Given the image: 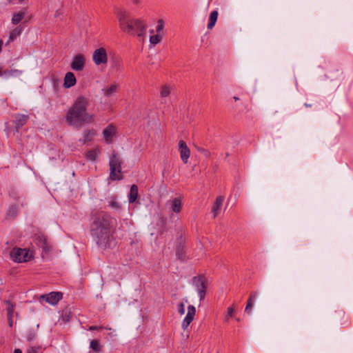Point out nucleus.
I'll list each match as a JSON object with an SVG mask.
<instances>
[{
    "label": "nucleus",
    "mask_w": 353,
    "mask_h": 353,
    "mask_svg": "<svg viewBox=\"0 0 353 353\" xmlns=\"http://www.w3.org/2000/svg\"><path fill=\"white\" fill-rule=\"evenodd\" d=\"M91 220L90 233L94 241L99 248H110L114 240V218L101 211L92 214Z\"/></svg>",
    "instance_id": "obj_1"
},
{
    "label": "nucleus",
    "mask_w": 353,
    "mask_h": 353,
    "mask_svg": "<svg viewBox=\"0 0 353 353\" xmlns=\"http://www.w3.org/2000/svg\"><path fill=\"white\" fill-rule=\"evenodd\" d=\"M90 104L89 99L84 96H79L72 105L68 108L65 119L69 125L77 127L94 121V115L88 112Z\"/></svg>",
    "instance_id": "obj_2"
},
{
    "label": "nucleus",
    "mask_w": 353,
    "mask_h": 353,
    "mask_svg": "<svg viewBox=\"0 0 353 353\" xmlns=\"http://www.w3.org/2000/svg\"><path fill=\"white\" fill-rule=\"evenodd\" d=\"M115 14L122 32L132 36L143 37L146 34L147 23L140 18H132L129 11L118 8Z\"/></svg>",
    "instance_id": "obj_3"
},
{
    "label": "nucleus",
    "mask_w": 353,
    "mask_h": 353,
    "mask_svg": "<svg viewBox=\"0 0 353 353\" xmlns=\"http://www.w3.org/2000/svg\"><path fill=\"white\" fill-rule=\"evenodd\" d=\"M122 163V159L115 151H113L110 157L109 161V177L112 181H120L123 179V175L121 171Z\"/></svg>",
    "instance_id": "obj_4"
},
{
    "label": "nucleus",
    "mask_w": 353,
    "mask_h": 353,
    "mask_svg": "<svg viewBox=\"0 0 353 353\" xmlns=\"http://www.w3.org/2000/svg\"><path fill=\"white\" fill-rule=\"evenodd\" d=\"M192 283L196 288L200 300H203L205 296L206 290L208 288V281L205 276L203 274L194 276L192 279Z\"/></svg>",
    "instance_id": "obj_5"
},
{
    "label": "nucleus",
    "mask_w": 353,
    "mask_h": 353,
    "mask_svg": "<svg viewBox=\"0 0 353 353\" xmlns=\"http://www.w3.org/2000/svg\"><path fill=\"white\" fill-rule=\"evenodd\" d=\"M10 257L14 262L23 263L29 261L32 256L26 249L14 248L10 251Z\"/></svg>",
    "instance_id": "obj_6"
},
{
    "label": "nucleus",
    "mask_w": 353,
    "mask_h": 353,
    "mask_svg": "<svg viewBox=\"0 0 353 353\" xmlns=\"http://www.w3.org/2000/svg\"><path fill=\"white\" fill-rule=\"evenodd\" d=\"M92 60L95 65H105L108 63L107 51L104 48L96 49L92 54Z\"/></svg>",
    "instance_id": "obj_7"
},
{
    "label": "nucleus",
    "mask_w": 353,
    "mask_h": 353,
    "mask_svg": "<svg viewBox=\"0 0 353 353\" xmlns=\"http://www.w3.org/2000/svg\"><path fill=\"white\" fill-rule=\"evenodd\" d=\"M63 299V293L61 292H51L48 294H42L39 297L40 301L55 305Z\"/></svg>",
    "instance_id": "obj_8"
},
{
    "label": "nucleus",
    "mask_w": 353,
    "mask_h": 353,
    "mask_svg": "<svg viewBox=\"0 0 353 353\" xmlns=\"http://www.w3.org/2000/svg\"><path fill=\"white\" fill-rule=\"evenodd\" d=\"M85 64V58L83 54H78L75 55L70 63V67L73 70L81 71Z\"/></svg>",
    "instance_id": "obj_9"
},
{
    "label": "nucleus",
    "mask_w": 353,
    "mask_h": 353,
    "mask_svg": "<svg viewBox=\"0 0 353 353\" xmlns=\"http://www.w3.org/2000/svg\"><path fill=\"white\" fill-rule=\"evenodd\" d=\"M179 150L181 160L184 163H186L190 155V150L183 140L179 141Z\"/></svg>",
    "instance_id": "obj_10"
},
{
    "label": "nucleus",
    "mask_w": 353,
    "mask_h": 353,
    "mask_svg": "<svg viewBox=\"0 0 353 353\" xmlns=\"http://www.w3.org/2000/svg\"><path fill=\"white\" fill-rule=\"evenodd\" d=\"M176 256L178 259L184 261L185 259V239L181 236L177 239V245L176 248Z\"/></svg>",
    "instance_id": "obj_11"
},
{
    "label": "nucleus",
    "mask_w": 353,
    "mask_h": 353,
    "mask_svg": "<svg viewBox=\"0 0 353 353\" xmlns=\"http://www.w3.org/2000/svg\"><path fill=\"white\" fill-rule=\"evenodd\" d=\"M196 314V308L193 305H189L188 307V313L182 322V328L186 330L190 323L193 321Z\"/></svg>",
    "instance_id": "obj_12"
},
{
    "label": "nucleus",
    "mask_w": 353,
    "mask_h": 353,
    "mask_svg": "<svg viewBox=\"0 0 353 353\" xmlns=\"http://www.w3.org/2000/svg\"><path fill=\"white\" fill-rule=\"evenodd\" d=\"M29 118L30 117L28 114H15L14 123L15 124V129L17 132H19V130L27 123Z\"/></svg>",
    "instance_id": "obj_13"
},
{
    "label": "nucleus",
    "mask_w": 353,
    "mask_h": 353,
    "mask_svg": "<svg viewBox=\"0 0 353 353\" xmlns=\"http://www.w3.org/2000/svg\"><path fill=\"white\" fill-rule=\"evenodd\" d=\"M36 243L41 247L43 251L46 253L50 251V246L49 245L48 239L44 234H41L36 237Z\"/></svg>",
    "instance_id": "obj_14"
},
{
    "label": "nucleus",
    "mask_w": 353,
    "mask_h": 353,
    "mask_svg": "<svg viewBox=\"0 0 353 353\" xmlns=\"http://www.w3.org/2000/svg\"><path fill=\"white\" fill-rule=\"evenodd\" d=\"M116 133V128L112 125H108L103 131L104 139L107 143L112 141V137Z\"/></svg>",
    "instance_id": "obj_15"
},
{
    "label": "nucleus",
    "mask_w": 353,
    "mask_h": 353,
    "mask_svg": "<svg viewBox=\"0 0 353 353\" xmlns=\"http://www.w3.org/2000/svg\"><path fill=\"white\" fill-rule=\"evenodd\" d=\"M77 83V79L74 74L72 72H68L64 77L63 86L65 88H69L74 86Z\"/></svg>",
    "instance_id": "obj_16"
},
{
    "label": "nucleus",
    "mask_w": 353,
    "mask_h": 353,
    "mask_svg": "<svg viewBox=\"0 0 353 353\" xmlns=\"http://www.w3.org/2000/svg\"><path fill=\"white\" fill-rule=\"evenodd\" d=\"M96 134V131L94 129L86 130L83 132V139H81L79 141L82 142L83 144H85L88 142H90L92 140L93 137Z\"/></svg>",
    "instance_id": "obj_17"
},
{
    "label": "nucleus",
    "mask_w": 353,
    "mask_h": 353,
    "mask_svg": "<svg viewBox=\"0 0 353 353\" xmlns=\"http://www.w3.org/2000/svg\"><path fill=\"white\" fill-rule=\"evenodd\" d=\"M257 296V292L252 291L250 294V296L248 298L246 307L245 308V312L248 314H250L252 312V309L253 307V302L254 299Z\"/></svg>",
    "instance_id": "obj_18"
},
{
    "label": "nucleus",
    "mask_w": 353,
    "mask_h": 353,
    "mask_svg": "<svg viewBox=\"0 0 353 353\" xmlns=\"http://www.w3.org/2000/svg\"><path fill=\"white\" fill-rule=\"evenodd\" d=\"M138 186L133 184L130 188V194L128 195L129 203H132L136 201L138 197Z\"/></svg>",
    "instance_id": "obj_19"
},
{
    "label": "nucleus",
    "mask_w": 353,
    "mask_h": 353,
    "mask_svg": "<svg viewBox=\"0 0 353 353\" xmlns=\"http://www.w3.org/2000/svg\"><path fill=\"white\" fill-rule=\"evenodd\" d=\"M223 202V196H219L216 198V200H215L214 203L212 208V212L214 213V218H215L217 216L218 212L220 210Z\"/></svg>",
    "instance_id": "obj_20"
},
{
    "label": "nucleus",
    "mask_w": 353,
    "mask_h": 353,
    "mask_svg": "<svg viewBox=\"0 0 353 353\" xmlns=\"http://www.w3.org/2000/svg\"><path fill=\"white\" fill-rule=\"evenodd\" d=\"M182 203L180 199L175 198L171 202V209L175 213H179L181 211Z\"/></svg>",
    "instance_id": "obj_21"
},
{
    "label": "nucleus",
    "mask_w": 353,
    "mask_h": 353,
    "mask_svg": "<svg viewBox=\"0 0 353 353\" xmlns=\"http://www.w3.org/2000/svg\"><path fill=\"white\" fill-rule=\"evenodd\" d=\"M217 18H218V12L216 10H214V11L211 12V13L210 14L209 21H208V29H212L214 26V25L216 22Z\"/></svg>",
    "instance_id": "obj_22"
},
{
    "label": "nucleus",
    "mask_w": 353,
    "mask_h": 353,
    "mask_svg": "<svg viewBox=\"0 0 353 353\" xmlns=\"http://www.w3.org/2000/svg\"><path fill=\"white\" fill-rule=\"evenodd\" d=\"M26 15V11H20L17 13H14L12 18V23L14 25H17L24 18Z\"/></svg>",
    "instance_id": "obj_23"
},
{
    "label": "nucleus",
    "mask_w": 353,
    "mask_h": 353,
    "mask_svg": "<svg viewBox=\"0 0 353 353\" xmlns=\"http://www.w3.org/2000/svg\"><path fill=\"white\" fill-rule=\"evenodd\" d=\"M118 90V85L117 84H112L110 87L103 89L102 91L105 97H110L114 94Z\"/></svg>",
    "instance_id": "obj_24"
},
{
    "label": "nucleus",
    "mask_w": 353,
    "mask_h": 353,
    "mask_svg": "<svg viewBox=\"0 0 353 353\" xmlns=\"http://www.w3.org/2000/svg\"><path fill=\"white\" fill-rule=\"evenodd\" d=\"M17 213L18 208L14 205H11L6 212V217L9 219H14L17 216Z\"/></svg>",
    "instance_id": "obj_25"
},
{
    "label": "nucleus",
    "mask_w": 353,
    "mask_h": 353,
    "mask_svg": "<svg viewBox=\"0 0 353 353\" xmlns=\"http://www.w3.org/2000/svg\"><path fill=\"white\" fill-rule=\"evenodd\" d=\"M72 316V312L70 309L65 308L62 310L61 319L63 322L67 323L70 321Z\"/></svg>",
    "instance_id": "obj_26"
},
{
    "label": "nucleus",
    "mask_w": 353,
    "mask_h": 353,
    "mask_svg": "<svg viewBox=\"0 0 353 353\" xmlns=\"http://www.w3.org/2000/svg\"><path fill=\"white\" fill-rule=\"evenodd\" d=\"M90 348L95 353H99L101 351L102 346L98 340L94 339L90 341Z\"/></svg>",
    "instance_id": "obj_27"
},
{
    "label": "nucleus",
    "mask_w": 353,
    "mask_h": 353,
    "mask_svg": "<svg viewBox=\"0 0 353 353\" xmlns=\"http://www.w3.org/2000/svg\"><path fill=\"white\" fill-rule=\"evenodd\" d=\"M21 28L19 26L15 28L10 32L9 39L10 41H13L14 39H15L18 36H19L21 34Z\"/></svg>",
    "instance_id": "obj_28"
},
{
    "label": "nucleus",
    "mask_w": 353,
    "mask_h": 353,
    "mask_svg": "<svg viewBox=\"0 0 353 353\" xmlns=\"http://www.w3.org/2000/svg\"><path fill=\"white\" fill-rule=\"evenodd\" d=\"M21 73V72L20 70H8V69H6V70H1V76L10 77V76H14V75H16V74H19Z\"/></svg>",
    "instance_id": "obj_29"
},
{
    "label": "nucleus",
    "mask_w": 353,
    "mask_h": 353,
    "mask_svg": "<svg viewBox=\"0 0 353 353\" xmlns=\"http://www.w3.org/2000/svg\"><path fill=\"white\" fill-rule=\"evenodd\" d=\"M4 303L6 304L7 316H13L14 310V305L8 300L4 301Z\"/></svg>",
    "instance_id": "obj_30"
},
{
    "label": "nucleus",
    "mask_w": 353,
    "mask_h": 353,
    "mask_svg": "<svg viewBox=\"0 0 353 353\" xmlns=\"http://www.w3.org/2000/svg\"><path fill=\"white\" fill-rule=\"evenodd\" d=\"M171 92V88L169 85H164L161 87L160 96L163 98L167 97L170 95Z\"/></svg>",
    "instance_id": "obj_31"
},
{
    "label": "nucleus",
    "mask_w": 353,
    "mask_h": 353,
    "mask_svg": "<svg viewBox=\"0 0 353 353\" xmlns=\"http://www.w3.org/2000/svg\"><path fill=\"white\" fill-rule=\"evenodd\" d=\"M163 35L161 34H157L155 35H152L150 37V42L152 45L158 44L161 42L162 39Z\"/></svg>",
    "instance_id": "obj_32"
},
{
    "label": "nucleus",
    "mask_w": 353,
    "mask_h": 353,
    "mask_svg": "<svg viewBox=\"0 0 353 353\" xmlns=\"http://www.w3.org/2000/svg\"><path fill=\"white\" fill-rule=\"evenodd\" d=\"M235 311V306L234 305H232V306L229 307L228 308L227 314L225 316L224 321L226 322H228L230 319L232 318L234 315Z\"/></svg>",
    "instance_id": "obj_33"
},
{
    "label": "nucleus",
    "mask_w": 353,
    "mask_h": 353,
    "mask_svg": "<svg viewBox=\"0 0 353 353\" xmlns=\"http://www.w3.org/2000/svg\"><path fill=\"white\" fill-rule=\"evenodd\" d=\"M163 29H164V21L161 19H158L157 26L156 28V32L157 34H163Z\"/></svg>",
    "instance_id": "obj_34"
},
{
    "label": "nucleus",
    "mask_w": 353,
    "mask_h": 353,
    "mask_svg": "<svg viewBox=\"0 0 353 353\" xmlns=\"http://www.w3.org/2000/svg\"><path fill=\"white\" fill-rule=\"evenodd\" d=\"M85 157L88 161H94L97 159V153L94 150H88L85 154Z\"/></svg>",
    "instance_id": "obj_35"
},
{
    "label": "nucleus",
    "mask_w": 353,
    "mask_h": 353,
    "mask_svg": "<svg viewBox=\"0 0 353 353\" xmlns=\"http://www.w3.org/2000/svg\"><path fill=\"white\" fill-rule=\"evenodd\" d=\"M108 205L114 209L116 210H120L121 209V205L117 202L116 199H114L109 201Z\"/></svg>",
    "instance_id": "obj_36"
},
{
    "label": "nucleus",
    "mask_w": 353,
    "mask_h": 353,
    "mask_svg": "<svg viewBox=\"0 0 353 353\" xmlns=\"http://www.w3.org/2000/svg\"><path fill=\"white\" fill-rule=\"evenodd\" d=\"M198 151L203 155H204L205 157H210V152L205 148H199Z\"/></svg>",
    "instance_id": "obj_37"
},
{
    "label": "nucleus",
    "mask_w": 353,
    "mask_h": 353,
    "mask_svg": "<svg viewBox=\"0 0 353 353\" xmlns=\"http://www.w3.org/2000/svg\"><path fill=\"white\" fill-rule=\"evenodd\" d=\"M178 312L180 314H183L185 313V305L183 303H180L178 305Z\"/></svg>",
    "instance_id": "obj_38"
},
{
    "label": "nucleus",
    "mask_w": 353,
    "mask_h": 353,
    "mask_svg": "<svg viewBox=\"0 0 353 353\" xmlns=\"http://www.w3.org/2000/svg\"><path fill=\"white\" fill-rule=\"evenodd\" d=\"M103 329V327L102 326H95V325H92V326H90L88 330H90V331H94V330H101Z\"/></svg>",
    "instance_id": "obj_39"
},
{
    "label": "nucleus",
    "mask_w": 353,
    "mask_h": 353,
    "mask_svg": "<svg viewBox=\"0 0 353 353\" xmlns=\"http://www.w3.org/2000/svg\"><path fill=\"white\" fill-rule=\"evenodd\" d=\"M13 316H8V322L9 326L11 327L13 325V320H12Z\"/></svg>",
    "instance_id": "obj_40"
},
{
    "label": "nucleus",
    "mask_w": 353,
    "mask_h": 353,
    "mask_svg": "<svg viewBox=\"0 0 353 353\" xmlns=\"http://www.w3.org/2000/svg\"><path fill=\"white\" fill-rule=\"evenodd\" d=\"M27 353H38L37 350L34 347H32L30 350L28 351Z\"/></svg>",
    "instance_id": "obj_41"
},
{
    "label": "nucleus",
    "mask_w": 353,
    "mask_h": 353,
    "mask_svg": "<svg viewBox=\"0 0 353 353\" xmlns=\"http://www.w3.org/2000/svg\"><path fill=\"white\" fill-rule=\"evenodd\" d=\"M14 353H22V351L20 349H15Z\"/></svg>",
    "instance_id": "obj_42"
},
{
    "label": "nucleus",
    "mask_w": 353,
    "mask_h": 353,
    "mask_svg": "<svg viewBox=\"0 0 353 353\" xmlns=\"http://www.w3.org/2000/svg\"><path fill=\"white\" fill-rule=\"evenodd\" d=\"M139 2H140L139 0H132V3L134 4H138V3H139Z\"/></svg>",
    "instance_id": "obj_43"
},
{
    "label": "nucleus",
    "mask_w": 353,
    "mask_h": 353,
    "mask_svg": "<svg viewBox=\"0 0 353 353\" xmlns=\"http://www.w3.org/2000/svg\"><path fill=\"white\" fill-rule=\"evenodd\" d=\"M233 99H234V101H238V100H239V97H233Z\"/></svg>",
    "instance_id": "obj_44"
},
{
    "label": "nucleus",
    "mask_w": 353,
    "mask_h": 353,
    "mask_svg": "<svg viewBox=\"0 0 353 353\" xmlns=\"http://www.w3.org/2000/svg\"><path fill=\"white\" fill-rule=\"evenodd\" d=\"M8 1L9 3H12L13 0H8Z\"/></svg>",
    "instance_id": "obj_45"
},
{
    "label": "nucleus",
    "mask_w": 353,
    "mask_h": 353,
    "mask_svg": "<svg viewBox=\"0 0 353 353\" xmlns=\"http://www.w3.org/2000/svg\"><path fill=\"white\" fill-rule=\"evenodd\" d=\"M150 33H153V32H154V30H151L150 31Z\"/></svg>",
    "instance_id": "obj_46"
},
{
    "label": "nucleus",
    "mask_w": 353,
    "mask_h": 353,
    "mask_svg": "<svg viewBox=\"0 0 353 353\" xmlns=\"http://www.w3.org/2000/svg\"><path fill=\"white\" fill-rule=\"evenodd\" d=\"M32 339V336H30V337L28 338V340H30V339Z\"/></svg>",
    "instance_id": "obj_47"
},
{
    "label": "nucleus",
    "mask_w": 353,
    "mask_h": 353,
    "mask_svg": "<svg viewBox=\"0 0 353 353\" xmlns=\"http://www.w3.org/2000/svg\"><path fill=\"white\" fill-rule=\"evenodd\" d=\"M24 0H19V2H22Z\"/></svg>",
    "instance_id": "obj_48"
}]
</instances>
